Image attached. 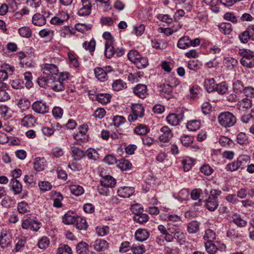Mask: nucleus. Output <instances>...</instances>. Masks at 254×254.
Returning a JSON list of instances; mask_svg holds the SVG:
<instances>
[{
  "instance_id": "8fccbe9b",
  "label": "nucleus",
  "mask_w": 254,
  "mask_h": 254,
  "mask_svg": "<svg viewBox=\"0 0 254 254\" xmlns=\"http://www.w3.org/2000/svg\"><path fill=\"white\" fill-rule=\"evenodd\" d=\"M149 131V128L144 125H140L137 126L134 129V132L138 135H144Z\"/></svg>"
},
{
  "instance_id": "0e129e2a",
  "label": "nucleus",
  "mask_w": 254,
  "mask_h": 254,
  "mask_svg": "<svg viewBox=\"0 0 254 254\" xmlns=\"http://www.w3.org/2000/svg\"><path fill=\"white\" fill-rule=\"evenodd\" d=\"M50 240L47 237H42L38 242V247L41 249H45L49 246Z\"/></svg>"
},
{
  "instance_id": "680f3d73",
  "label": "nucleus",
  "mask_w": 254,
  "mask_h": 254,
  "mask_svg": "<svg viewBox=\"0 0 254 254\" xmlns=\"http://www.w3.org/2000/svg\"><path fill=\"white\" fill-rule=\"evenodd\" d=\"M228 90V86L225 82L216 85L215 91L221 94H225Z\"/></svg>"
},
{
  "instance_id": "c85d7f7f",
  "label": "nucleus",
  "mask_w": 254,
  "mask_h": 254,
  "mask_svg": "<svg viewBox=\"0 0 254 254\" xmlns=\"http://www.w3.org/2000/svg\"><path fill=\"white\" fill-rule=\"evenodd\" d=\"M82 47L89 51L91 55L94 52L96 47V42L94 39H91L89 41H85L82 44Z\"/></svg>"
},
{
  "instance_id": "5701e85b",
  "label": "nucleus",
  "mask_w": 254,
  "mask_h": 254,
  "mask_svg": "<svg viewBox=\"0 0 254 254\" xmlns=\"http://www.w3.org/2000/svg\"><path fill=\"white\" fill-rule=\"evenodd\" d=\"M252 105V100L250 98L245 97L238 101L237 106L239 110H244L250 108Z\"/></svg>"
},
{
  "instance_id": "774afa93",
  "label": "nucleus",
  "mask_w": 254,
  "mask_h": 254,
  "mask_svg": "<svg viewBox=\"0 0 254 254\" xmlns=\"http://www.w3.org/2000/svg\"><path fill=\"white\" fill-rule=\"evenodd\" d=\"M244 94L247 98H254V87L251 86H249L245 87L244 89Z\"/></svg>"
},
{
  "instance_id": "0eeeda50",
  "label": "nucleus",
  "mask_w": 254,
  "mask_h": 254,
  "mask_svg": "<svg viewBox=\"0 0 254 254\" xmlns=\"http://www.w3.org/2000/svg\"><path fill=\"white\" fill-rule=\"evenodd\" d=\"M111 66H107L104 69L96 67L94 69V73L96 78L101 82H104L108 79V73L112 71Z\"/></svg>"
},
{
  "instance_id": "f257e3e1",
  "label": "nucleus",
  "mask_w": 254,
  "mask_h": 254,
  "mask_svg": "<svg viewBox=\"0 0 254 254\" xmlns=\"http://www.w3.org/2000/svg\"><path fill=\"white\" fill-rule=\"evenodd\" d=\"M238 54L242 57L240 60V64L248 68L254 67V52L247 49H240Z\"/></svg>"
},
{
  "instance_id": "72a5a7b5",
  "label": "nucleus",
  "mask_w": 254,
  "mask_h": 254,
  "mask_svg": "<svg viewBox=\"0 0 254 254\" xmlns=\"http://www.w3.org/2000/svg\"><path fill=\"white\" fill-rule=\"evenodd\" d=\"M69 188L71 193L76 196L81 195L84 192L83 187L78 185H71Z\"/></svg>"
},
{
  "instance_id": "ea45409f",
  "label": "nucleus",
  "mask_w": 254,
  "mask_h": 254,
  "mask_svg": "<svg viewBox=\"0 0 254 254\" xmlns=\"http://www.w3.org/2000/svg\"><path fill=\"white\" fill-rule=\"evenodd\" d=\"M51 76H40L38 78L37 82L40 86L44 88L49 87V83L51 81Z\"/></svg>"
},
{
  "instance_id": "58836bf2",
  "label": "nucleus",
  "mask_w": 254,
  "mask_h": 254,
  "mask_svg": "<svg viewBox=\"0 0 254 254\" xmlns=\"http://www.w3.org/2000/svg\"><path fill=\"white\" fill-rule=\"evenodd\" d=\"M133 220L134 221L140 224H143L146 223L149 220L148 216L143 212L133 216Z\"/></svg>"
},
{
  "instance_id": "69168bd1",
  "label": "nucleus",
  "mask_w": 254,
  "mask_h": 254,
  "mask_svg": "<svg viewBox=\"0 0 254 254\" xmlns=\"http://www.w3.org/2000/svg\"><path fill=\"white\" fill-rule=\"evenodd\" d=\"M233 87L235 91L238 92H244V89H245L243 83L239 80H237L233 82Z\"/></svg>"
},
{
  "instance_id": "3c124183",
  "label": "nucleus",
  "mask_w": 254,
  "mask_h": 254,
  "mask_svg": "<svg viewBox=\"0 0 254 254\" xmlns=\"http://www.w3.org/2000/svg\"><path fill=\"white\" fill-rule=\"evenodd\" d=\"M82 7L78 11V14L82 16H86L91 13V7L86 4L82 3Z\"/></svg>"
},
{
  "instance_id": "473e14b6",
  "label": "nucleus",
  "mask_w": 254,
  "mask_h": 254,
  "mask_svg": "<svg viewBox=\"0 0 254 254\" xmlns=\"http://www.w3.org/2000/svg\"><path fill=\"white\" fill-rule=\"evenodd\" d=\"M111 96L108 93H100L96 96V100L102 104H106L110 102Z\"/></svg>"
},
{
  "instance_id": "6ab92c4d",
  "label": "nucleus",
  "mask_w": 254,
  "mask_h": 254,
  "mask_svg": "<svg viewBox=\"0 0 254 254\" xmlns=\"http://www.w3.org/2000/svg\"><path fill=\"white\" fill-rule=\"evenodd\" d=\"M93 247L96 251L102 252L107 250L109 246L106 241L100 239L94 242Z\"/></svg>"
},
{
  "instance_id": "a211bd4d",
  "label": "nucleus",
  "mask_w": 254,
  "mask_h": 254,
  "mask_svg": "<svg viewBox=\"0 0 254 254\" xmlns=\"http://www.w3.org/2000/svg\"><path fill=\"white\" fill-rule=\"evenodd\" d=\"M149 233L146 229L139 228L135 232L134 237L136 241L143 242L146 241L149 237Z\"/></svg>"
},
{
  "instance_id": "9d476101",
  "label": "nucleus",
  "mask_w": 254,
  "mask_h": 254,
  "mask_svg": "<svg viewBox=\"0 0 254 254\" xmlns=\"http://www.w3.org/2000/svg\"><path fill=\"white\" fill-rule=\"evenodd\" d=\"M12 238V234L9 230H2L0 233V245L2 248L7 247L10 244Z\"/></svg>"
},
{
  "instance_id": "052dcab7",
  "label": "nucleus",
  "mask_w": 254,
  "mask_h": 254,
  "mask_svg": "<svg viewBox=\"0 0 254 254\" xmlns=\"http://www.w3.org/2000/svg\"><path fill=\"white\" fill-rule=\"evenodd\" d=\"M145 30V26L143 24H136L133 27V30L132 33L136 36L141 35Z\"/></svg>"
},
{
  "instance_id": "a18cd8bd",
  "label": "nucleus",
  "mask_w": 254,
  "mask_h": 254,
  "mask_svg": "<svg viewBox=\"0 0 254 254\" xmlns=\"http://www.w3.org/2000/svg\"><path fill=\"white\" fill-rule=\"evenodd\" d=\"M130 250L133 254H143L146 251L145 247L143 244L133 245L131 247Z\"/></svg>"
},
{
  "instance_id": "c756f323",
  "label": "nucleus",
  "mask_w": 254,
  "mask_h": 254,
  "mask_svg": "<svg viewBox=\"0 0 254 254\" xmlns=\"http://www.w3.org/2000/svg\"><path fill=\"white\" fill-rule=\"evenodd\" d=\"M254 109H252L250 112L244 113L241 117V121L244 124H249L251 121H254Z\"/></svg>"
},
{
  "instance_id": "13d9d810",
  "label": "nucleus",
  "mask_w": 254,
  "mask_h": 254,
  "mask_svg": "<svg viewBox=\"0 0 254 254\" xmlns=\"http://www.w3.org/2000/svg\"><path fill=\"white\" fill-rule=\"evenodd\" d=\"M18 33L21 36L24 38H29L32 34L31 29L27 26H24L18 29Z\"/></svg>"
},
{
  "instance_id": "4468645a",
  "label": "nucleus",
  "mask_w": 254,
  "mask_h": 254,
  "mask_svg": "<svg viewBox=\"0 0 254 254\" xmlns=\"http://www.w3.org/2000/svg\"><path fill=\"white\" fill-rule=\"evenodd\" d=\"M161 134L160 135L159 139L163 142H167L173 136V133L170 128L167 126H164L161 128Z\"/></svg>"
},
{
  "instance_id": "c03bdc74",
  "label": "nucleus",
  "mask_w": 254,
  "mask_h": 254,
  "mask_svg": "<svg viewBox=\"0 0 254 254\" xmlns=\"http://www.w3.org/2000/svg\"><path fill=\"white\" fill-rule=\"evenodd\" d=\"M250 157L248 155H240L237 160V162L238 164V165L239 168H244L250 160Z\"/></svg>"
},
{
  "instance_id": "aec40b11",
  "label": "nucleus",
  "mask_w": 254,
  "mask_h": 254,
  "mask_svg": "<svg viewBox=\"0 0 254 254\" xmlns=\"http://www.w3.org/2000/svg\"><path fill=\"white\" fill-rule=\"evenodd\" d=\"M100 184L107 187L113 188L116 184V180L111 176L105 175L101 178Z\"/></svg>"
},
{
  "instance_id": "09e8293b",
  "label": "nucleus",
  "mask_w": 254,
  "mask_h": 254,
  "mask_svg": "<svg viewBox=\"0 0 254 254\" xmlns=\"http://www.w3.org/2000/svg\"><path fill=\"white\" fill-rule=\"evenodd\" d=\"M205 248L207 252L209 254H215L217 250L215 245L210 241H207L205 243Z\"/></svg>"
},
{
  "instance_id": "a19ab883",
  "label": "nucleus",
  "mask_w": 254,
  "mask_h": 254,
  "mask_svg": "<svg viewBox=\"0 0 254 254\" xmlns=\"http://www.w3.org/2000/svg\"><path fill=\"white\" fill-rule=\"evenodd\" d=\"M219 30L221 32L225 34H229L232 31V25L230 23H222L219 26Z\"/></svg>"
},
{
  "instance_id": "bb28decb",
  "label": "nucleus",
  "mask_w": 254,
  "mask_h": 254,
  "mask_svg": "<svg viewBox=\"0 0 254 254\" xmlns=\"http://www.w3.org/2000/svg\"><path fill=\"white\" fill-rule=\"evenodd\" d=\"M191 39L189 36H184L180 38L177 44V46L180 49H186L190 47Z\"/></svg>"
},
{
  "instance_id": "2eb2a0df",
  "label": "nucleus",
  "mask_w": 254,
  "mask_h": 254,
  "mask_svg": "<svg viewBox=\"0 0 254 254\" xmlns=\"http://www.w3.org/2000/svg\"><path fill=\"white\" fill-rule=\"evenodd\" d=\"M133 91L137 96L142 99L145 98L147 95V87L145 84H137L133 88Z\"/></svg>"
},
{
  "instance_id": "2f4dec72",
  "label": "nucleus",
  "mask_w": 254,
  "mask_h": 254,
  "mask_svg": "<svg viewBox=\"0 0 254 254\" xmlns=\"http://www.w3.org/2000/svg\"><path fill=\"white\" fill-rule=\"evenodd\" d=\"M112 88L114 91H119L127 88L126 82L121 79L115 80L112 83Z\"/></svg>"
},
{
  "instance_id": "9b49d317",
  "label": "nucleus",
  "mask_w": 254,
  "mask_h": 254,
  "mask_svg": "<svg viewBox=\"0 0 254 254\" xmlns=\"http://www.w3.org/2000/svg\"><path fill=\"white\" fill-rule=\"evenodd\" d=\"M184 115L183 114L172 113L169 114L166 117L167 123L173 126H176L180 124L183 120Z\"/></svg>"
},
{
  "instance_id": "4d7b16f0",
  "label": "nucleus",
  "mask_w": 254,
  "mask_h": 254,
  "mask_svg": "<svg viewBox=\"0 0 254 254\" xmlns=\"http://www.w3.org/2000/svg\"><path fill=\"white\" fill-rule=\"evenodd\" d=\"M118 166L122 171H126L130 169L132 165L128 160L122 159L119 161Z\"/></svg>"
},
{
  "instance_id": "c9c22d12",
  "label": "nucleus",
  "mask_w": 254,
  "mask_h": 254,
  "mask_svg": "<svg viewBox=\"0 0 254 254\" xmlns=\"http://www.w3.org/2000/svg\"><path fill=\"white\" fill-rule=\"evenodd\" d=\"M237 64V61L232 57H227L224 60V66L227 67L229 70L233 69Z\"/></svg>"
},
{
  "instance_id": "e433bc0d",
  "label": "nucleus",
  "mask_w": 254,
  "mask_h": 254,
  "mask_svg": "<svg viewBox=\"0 0 254 254\" xmlns=\"http://www.w3.org/2000/svg\"><path fill=\"white\" fill-rule=\"evenodd\" d=\"M115 54L113 44H105L104 54L107 58L110 59Z\"/></svg>"
},
{
  "instance_id": "6e6d98bb",
  "label": "nucleus",
  "mask_w": 254,
  "mask_h": 254,
  "mask_svg": "<svg viewBox=\"0 0 254 254\" xmlns=\"http://www.w3.org/2000/svg\"><path fill=\"white\" fill-rule=\"evenodd\" d=\"M140 56L137 51L134 50H130L127 54L128 59L134 64Z\"/></svg>"
},
{
  "instance_id": "37998d69",
  "label": "nucleus",
  "mask_w": 254,
  "mask_h": 254,
  "mask_svg": "<svg viewBox=\"0 0 254 254\" xmlns=\"http://www.w3.org/2000/svg\"><path fill=\"white\" fill-rule=\"evenodd\" d=\"M27 238L24 236H20L17 238V242L15 244L14 251L18 252L21 250L27 242Z\"/></svg>"
},
{
  "instance_id": "de8ad7c7",
  "label": "nucleus",
  "mask_w": 254,
  "mask_h": 254,
  "mask_svg": "<svg viewBox=\"0 0 254 254\" xmlns=\"http://www.w3.org/2000/svg\"><path fill=\"white\" fill-rule=\"evenodd\" d=\"M182 164L185 171H189L193 164V161L192 158L189 157H185L182 160Z\"/></svg>"
},
{
  "instance_id": "4be33fe9",
  "label": "nucleus",
  "mask_w": 254,
  "mask_h": 254,
  "mask_svg": "<svg viewBox=\"0 0 254 254\" xmlns=\"http://www.w3.org/2000/svg\"><path fill=\"white\" fill-rule=\"evenodd\" d=\"M71 156L74 160H80L85 155V152L80 148L72 146L71 147Z\"/></svg>"
},
{
  "instance_id": "dca6fc26",
  "label": "nucleus",
  "mask_w": 254,
  "mask_h": 254,
  "mask_svg": "<svg viewBox=\"0 0 254 254\" xmlns=\"http://www.w3.org/2000/svg\"><path fill=\"white\" fill-rule=\"evenodd\" d=\"M134 192L133 188L127 186L121 187L117 190L118 195L123 198L130 197Z\"/></svg>"
},
{
  "instance_id": "7c9ffc66",
  "label": "nucleus",
  "mask_w": 254,
  "mask_h": 254,
  "mask_svg": "<svg viewBox=\"0 0 254 254\" xmlns=\"http://www.w3.org/2000/svg\"><path fill=\"white\" fill-rule=\"evenodd\" d=\"M166 220H168L170 222L168 223V227H171L172 225H174L175 227H177L178 222L181 221V217L176 214H170L167 216Z\"/></svg>"
},
{
  "instance_id": "f8f14e48",
  "label": "nucleus",
  "mask_w": 254,
  "mask_h": 254,
  "mask_svg": "<svg viewBox=\"0 0 254 254\" xmlns=\"http://www.w3.org/2000/svg\"><path fill=\"white\" fill-rule=\"evenodd\" d=\"M9 187L14 195L20 194L22 191V185L17 179H11L10 180Z\"/></svg>"
},
{
  "instance_id": "a878e982",
  "label": "nucleus",
  "mask_w": 254,
  "mask_h": 254,
  "mask_svg": "<svg viewBox=\"0 0 254 254\" xmlns=\"http://www.w3.org/2000/svg\"><path fill=\"white\" fill-rule=\"evenodd\" d=\"M74 225L76 226L77 229L80 230H85L88 228V224L86 220L78 216H76Z\"/></svg>"
},
{
  "instance_id": "79ce46f5",
  "label": "nucleus",
  "mask_w": 254,
  "mask_h": 254,
  "mask_svg": "<svg viewBox=\"0 0 254 254\" xmlns=\"http://www.w3.org/2000/svg\"><path fill=\"white\" fill-rule=\"evenodd\" d=\"M134 64L139 69L145 68L148 65V60L146 57L140 56Z\"/></svg>"
},
{
  "instance_id": "f704fd0d",
  "label": "nucleus",
  "mask_w": 254,
  "mask_h": 254,
  "mask_svg": "<svg viewBox=\"0 0 254 254\" xmlns=\"http://www.w3.org/2000/svg\"><path fill=\"white\" fill-rule=\"evenodd\" d=\"M187 229L190 234L196 233L199 230V223L196 221H192L188 224Z\"/></svg>"
},
{
  "instance_id": "bf43d9fd",
  "label": "nucleus",
  "mask_w": 254,
  "mask_h": 254,
  "mask_svg": "<svg viewBox=\"0 0 254 254\" xmlns=\"http://www.w3.org/2000/svg\"><path fill=\"white\" fill-rule=\"evenodd\" d=\"M57 254H72L71 248L65 245H60L58 249Z\"/></svg>"
},
{
  "instance_id": "f3484780",
  "label": "nucleus",
  "mask_w": 254,
  "mask_h": 254,
  "mask_svg": "<svg viewBox=\"0 0 254 254\" xmlns=\"http://www.w3.org/2000/svg\"><path fill=\"white\" fill-rule=\"evenodd\" d=\"M52 200H53V206L60 208L63 206L62 200L64 199L63 195L60 192L56 191L51 192Z\"/></svg>"
},
{
  "instance_id": "338daca9",
  "label": "nucleus",
  "mask_w": 254,
  "mask_h": 254,
  "mask_svg": "<svg viewBox=\"0 0 254 254\" xmlns=\"http://www.w3.org/2000/svg\"><path fill=\"white\" fill-rule=\"evenodd\" d=\"M216 238L215 233L210 229H207L205 230V235L203 239L205 240L212 241Z\"/></svg>"
},
{
  "instance_id": "412c9836",
  "label": "nucleus",
  "mask_w": 254,
  "mask_h": 254,
  "mask_svg": "<svg viewBox=\"0 0 254 254\" xmlns=\"http://www.w3.org/2000/svg\"><path fill=\"white\" fill-rule=\"evenodd\" d=\"M46 160L43 157L36 158L33 162L34 168L37 172H40L44 169L46 165Z\"/></svg>"
},
{
  "instance_id": "603ef678",
  "label": "nucleus",
  "mask_w": 254,
  "mask_h": 254,
  "mask_svg": "<svg viewBox=\"0 0 254 254\" xmlns=\"http://www.w3.org/2000/svg\"><path fill=\"white\" fill-rule=\"evenodd\" d=\"M88 245L87 243L81 242L76 246V252L79 254H85L88 251Z\"/></svg>"
},
{
  "instance_id": "cd10ccee",
  "label": "nucleus",
  "mask_w": 254,
  "mask_h": 254,
  "mask_svg": "<svg viewBox=\"0 0 254 254\" xmlns=\"http://www.w3.org/2000/svg\"><path fill=\"white\" fill-rule=\"evenodd\" d=\"M216 85L214 78L205 79L204 82V86L208 92L215 91Z\"/></svg>"
},
{
  "instance_id": "864d4df0",
  "label": "nucleus",
  "mask_w": 254,
  "mask_h": 254,
  "mask_svg": "<svg viewBox=\"0 0 254 254\" xmlns=\"http://www.w3.org/2000/svg\"><path fill=\"white\" fill-rule=\"evenodd\" d=\"M85 153L90 159L97 160L99 158L97 151L93 148H90L88 149Z\"/></svg>"
},
{
  "instance_id": "ddd939ff",
  "label": "nucleus",
  "mask_w": 254,
  "mask_h": 254,
  "mask_svg": "<svg viewBox=\"0 0 254 254\" xmlns=\"http://www.w3.org/2000/svg\"><path fill=\"white\" fill-rule=\"evenodd\" d=\"M88 129V126L86 124H83L79 127V131L74 135L75 140H81L82 142L87 139L86 133Z\"/></svg>"
},
{
  "instance_id": "20e7f679",
  "label": "nucleus",
  "mask_w": 254,
  "mask_h": 254,
  "mask_svg": "<svg viewBox=\"0 0 254 254\" xmlns=\"http://www.w3.org/2000/svg\"><path fill=\"white\" fill-rule=\"evenodd\" d=\"M174 83H170L167 84H163L161 85L160 95L166 98L167 99H170L172 96V89L173 87H176L179 84L180 82L177 79L173 78Z\"/></svg>"
},
{
  "instance_id": "393cba45",
  "label": "nucleus",
  "mask_w": 254,
  "mask_h": 254,
  "mask_svg": "<svg viewBox=\"0 0 254 254\" xmlns=\"http://www.w3.org/2000/svg\"><path fill=\"white\" fill-rule=\"evenodd\" d=\"M36 122L35 118L31 114L25 116L21 120V125L26 127H31Z\"/></svg>"
},
{
  "instance_id": "7ed1b4c3",
  "label": "nucleus",
  "mask_w": 254,
  "mask_h": 254,
  "mask_svg": "<svg viewBox=\"0 0 254 254\" xmlns=\"http://www.w3.org/2000/svg\"><path fill=\"white\" fill-rule=\"evenodd\" d=\"M219 124L225 127H233L236 123V117L230 112L221 113L218 117Z\"/></svg>"
},
{
  "instance_id": "5fc2aeb1",
  "label": "nucleus",
  "mask_w": 254,
  "mask_h": 254,
  "mask_svg": "<svg viewBox=\"0 0 254 254\" xmlns=\"http://www.w3.org/2000/svg\"><path fill=\"white\" fill-rule=\"evenodd\" d=\"M76 216H71L69 213L65 214L63 217V222L66 225L74 224Z\"/></svg>"
},
{
  "instance_id": "e2e57ef3",
  "label": "nucleus",
  "mask_w": 254,
  "mask_h": 254,
  "mask_svg": "<svg viewBox=\"0 0 254 254\" xmlns=\"http://www.w3.org/2000/svg\"><path fill=\"white\" fill-rule=\"evenodd\" d=\"M29 209V206L27 203L21 201L17 204V210L20 213H27Z\"/></svg>"
},
{
  "instance_id": "b1692460",
  "label": "nucleus",
  "mask_w": 254,
  "mask_h": 254,
  "mask_svg": "<svg viewBox=\"0 0 254 254\" xmlns=\"http://www.w3.org/2000/svg\"><path fill=\"white\" fill-rule=\"evenodd\" d=\"M32 23L36 26H41L46 23V20L44 15L40 13H36L33 16Z\"/></svg>"
},
{
  "instance_id": "1a4fd4ad",
  "label": "nucleus",
  "mask_w": 254,
  "mask_h": 254,
  "mask_svg": "<svg viewBox=\"0 0 254 254\" xmlns=\"http://www.w3.org/2000/svg\"><path fill=\"white\" fill-rule=\"evenodd\" d=\"M64 83L62 81L59 76L53 77L51 76V81L49 83V88L56 92L61 91L64 89Z\"/></svg>"
},
{
  "instance_id": "423d86ee",
  "label": "nucleus",
  "mask_w": 254,
  "mask_h": 254,
  "mask_svg": "<svg viewBox=\"0 0 254 254\" xmlns=\"http://www.w3.org/2000/svg\"><path fill=\"white\" fill-rule=\"evenodd\" d=\"M33 110L36 113L45 114L49 111V106L47 103L43 100H39L35 101L32 105Z\"/></svg>"
},
{
  "instance_id": "49530a36",
  "label": "nucleus",
  "mask_w": 254,
  "mask_h": 254,
  "mask_svg": "<svg viewBox=\"0 0 254 254\" xmlns=\"http://www.w3.org/2000/svg\"><path fill=\"white\" fill-rule=\"evenodd\" d=\"M232 221L239 227H245L247 224V222L239 215H234L232 217Z\"/></svg>"
},
{
  "instance_id": "6e6552de",
  "label": "nucleus",
  "mask_w": 254,
  "mask_h": 254,
  "mask_svg": "<svg viewBox=\"0 0 254 254\" xmlns=\"http://www.w3.org/2000/svg\"><path fill=\"white\" fill-rule=\"evenodd\" d=\"M41 69L43 73L46 75L53 77L58 76V68L54 64H44L41 66Z\"/></svg>"
},
{
  "instance_id": "f03ea898",
  "label": "nucleus",
  "mask_w": 254,
  "mask_h": 254,
  "mask_svg": "<svg viewBox=\"0 0 254 254\" xmlns=\"http://www.w3.org/2000/svg\"><path fill=\"white\" fill-rule=\"evenodd\" d=\"M208 199L205 200V205L208 210L214 211L218 206V196L221 194V191L217 190H211Z\"/></svg>"
},
{
  "instance_id": "4c0bfd02",
  "label": "nucleus",
  "mask_w": 254,
  "mask_h": 254,
  "mask_svg": "<svg viewBox=\"0 0 254 254\" xmlns=\"http://www.w3.org/2000/svg\"><path fill=\"white\" fill-rule=\"evenodd\" d=\"M200 127V122L198 120H192L188 122L187 128L192 131H196Z\"/></svg>"
},
{
  "instance_id": "39448f33",
  "label": "nucleus",
  "mask_w": 254,
  "mask_h": 254,
  "mask_svg": "<svg viewBox=\"0 0 254 254\" xmlns=\"http://www.w3.org/2000/svg\"><path fill=\"white\" fill-rule=\"evenodd\" d=\"M132 114L128 115V120L129 122H134L138 118H141L144 116V109L141 104H135L131 106Z\"/></svg>"
}]
</instances>
